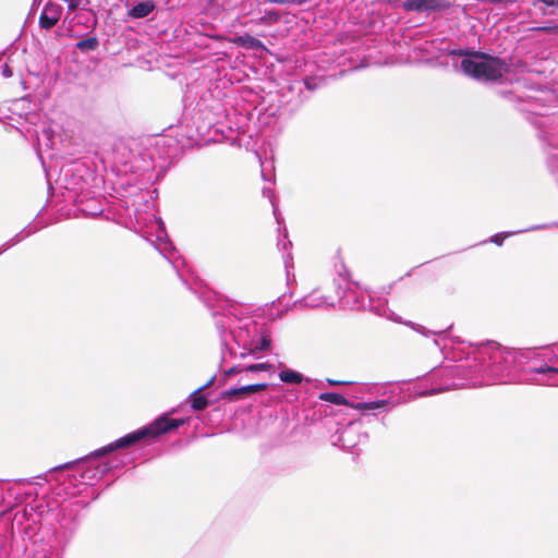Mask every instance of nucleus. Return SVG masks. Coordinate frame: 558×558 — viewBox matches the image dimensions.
<instances>
[{
	"label": "nucleus",
	"mask_w": 558,
	"mask_h": 558,
	"mask_svg": "<svg viewBox=\"0 0 558 558\" xmlns=\"http://www.w3.org/2000/svg\"><path fill=\"white\" fill-rule=\"evenodd\" d=\"M454 68H458L463 74L482 82H495L500 80L508 72V64L499 58L486 53L454 49L449 52Z\"/></svg>",
	"instance_id": "obj_1"
},
{
	"label": "nucleus",
	"mask_w": 558,
	"mask_h": 558,
	"mask_svg": "<svg viewBox=\"0 0 558 558\" xmlns=\"http://www.w3.org/2000/svg\"><path fill=\"white\" fill-rule=\"evenodd\" d=\"M184 424V420H175L169 418L168 416H161L157 418L155 422L145 426L141 429L132 432L116 441L98 449L94 452V456L99 457L107 454L116 449H122L130 446H133L146 438H155L161 434H165L169 430L175 429L179 426Z\"/></svg>",
	"instance_id": "obj_2"
},
{
	"label": "nucleus",
	"mask_w": 558,
	"mask_h": 558,
	"mask_svg": "<svg viewBox=\"0 0 558 558\" xmlns=\"http://www.w3.org/2000/svg\"><path fill=\"white\" fill-rule=\"evenodd\" d=\"M256 330L257 326L251 319H247L236 327H230V333L234 341L245 350V352L240 353V356L244 357L247 354L255 355L257 352L265 351L270 347V338L268 335L262 333L258 340L251 337V331L256 332Z\"/></svg>",
	"instance_id": "obj_3"
},
{
	"label": "nucleus",
	"mask_w": 558,
	"mask_h": 558,
	"mask_svg": "<svg viewBox=\"0 0 558 558\" xmlns=\"http://www.w3.org/2000/svg\"><path fill=\"white\" fill-rule=\"evenodd\" d=\"M402 5L407 11L429 13L448 9L450 0H405Z\"/></svg>",
	"instance_id": "obj_4"
},
{
	"label": "nucleus",
	"mask_w": 558,
	"mask_h": 558,
	"mask_svg": "<svg viewBox=\"0 0 558 558\" xmlns=\"http://www.w3.org/2000/svg\"><path fill=\"white\" fill-rule=\"evenodd\" d=\"M365 438L366 435H362L360 425L351 423L342 429L339 441L342 447L352 450Z\"/></svg>",
	"instance_id": "obj_5"
},
{
	"label": "nucleus",
	"mask_w": 558,
	"mask_h": 558,
	"mask_svg": "<svg viewBox=\"0 0 558 558\" xmlns=\"http://www.w3.org/2000/svg\"><path fill=\"white\" fill-rule=\"evenodd\" d=\"M62 8L59 4L49 2L45 5L40 17L39 25L45 29L52 28L61 17Z\"/></svg>",
	"instance_id": "obj_6"
},
{
	"label": "nucleus",
	"mask_w": 558,
	"mask_h": 558,
	"mask_svg": "<svg viewBox=\"0 0 558 558\" xmlns=\"http://www.w3.org/2000/svg\"><path fill=\"white\" fill-rule=\"evenodd\" d=\"M481 354L483 356L487 355L493 362L494 366L501 362L505 364L512 362V354L510 352L504 351L498 344L495 343H489L487 347H485L481 351Z\"/></svg>",
	"instance_id": "obj_7"
},
{
	"label": "nucleus",
	"mask_w": 558,
	"mask_h": 558,
	"mask_svg": "<svg viewBox=\"0 0 558 558\" xmlns=\"http://www.w3.org/2000/svg\"><path fill=\"white\" fill-rule=\"evenodd\" d=\"M301 307L316 308L324 305H333V302L318 290H314L298 302Z\"/></svg>",
	"instance_id": "obj_8"
},
{
	"label": "nucleus",
	"mask_w": 558,
	"mask_h": 558,
	"mask_svg": "<svg viewBox=\"0 0 558 558\" xmlns=\"http://www.w3.org/2000/svg\"><path fill=\"white\" fill-rule=\"evenodd\" d=\"M266 388V384L247 385L240 388H231L225 392V396L229 399H239L244 396L262 391Z\"/></svg>",
	"instance_id": "obj_9"
},
{
	"label": "nucleus",
	"mask_w": 558,
	"mask_h": 558,
	"mask_svg": "<svg viewBox=\"0 0 558 558\" xmlns=\"http://www.w3.org/2000/svg\"><path fill=\"white\" fill-rule=\"evenodd\" d=\"M158 228L161 231V234L157 235V244L156 248L160 252L161 255H163L167 259L171 260L172 258V252L174 251V247L172 244L167 240L166 234H163V225L161 220L157 221Z\"/></svg>",
	"instance_id": "obj_10"
},
{
	"label": "nucleus",
	"mask_w": 558,
	"mask_h": 558,
	"mask_svg": "<svg viewBox=\"0 0 558 558\" xmlns=\"http://www.w3.org/2000/svg\"><path fill=\"white\" fill-rule=\"evenodd\" d=\"M396 403H393L390 400H377V401H371V402H357L352 404L351 407L356 411H369V410H377V409H388L393 408Z\"/></svg>",
	"instance_id": "obj_11"
},
{
	"label": "nucleus",
	"mask_w": 558,
	"mask_h": 558,
	"mask_svg": "<svg viewBox=\"0 0 558 558\" xmlns=\"http://www.w3.org/2000/svg\"><path fill=\"white\" fill-rule=\"evenodd\" d=\"M155 9V5L151 1H143L136 3L131 10H130V16L134 19H143L149 15L153 10Z\"/></svg>",
	"instance_id": "obj_12"
},
{
	"label": "nucleus",
	"mask_w": 558,
	"mask_h": 558,
	"mask_svg": "<svg viewBox=\"0 0 558 558\" xmlns=\"http://www.w3.org/2000/svg\"><path fill=\"white\" fill-rule=\"evenodd\" d=\"M534 372L537 374H542L547 376L545 380H542V384L556 386L558 385V368L551 366H542L538 368H534Z\"/></svg>",
	"instance_id": "obj_13"
},
{
	"label": "nucleus",
	"mask_w": 558,
	"mask_h": 558,
	"mask_svg": "<svg viewBox=\"0 0 558 558\" xmlns=\"http://www.w3.org/2000/svg\"><path fill=\"white\" fill-rule=\"evenodd\" d=\"M278 376L281 381L291 385H298L304 380V377L301 373L290 368H283L282 371H280Z\"/></svg>",
	"instance_id": "obj_14"
},
{
	"label": "nucleus",
	"mask_w": 558,
	"mask_h": 558,
	"mask_svg": "<svg viewBox=\"0 0 558 558\" xmlns=\"http://www.w3.org/2000/svg\"><path fill=\"white\" fill-rule=\"evenodd\" d=\"M235 43L250 49H265L263 43L251 35L239 36Z\"/></svg>",
	"instance_id": "obj_15"
},
{
	"label": "nucleus",
	"mask_w": 558,
	"mask_h": 558,
	"mask_svg": "<svg viewBox=\"0 0 558 558\" xmlns=\"http://www.w3.org/2000/svg\"><path fill=\"white\" fill-rule=\"evenodd\" d=\"M319 399L323 401H326V402H330L336 405H347L348 404L347 399L343 396L336 393V392H323L319 396Z\"/></svg>",
	"instance_id": "obj_16"
},
{
	"label": "nucleus",
	"mask_w": 558,
	"mask_h": 558,
	"mask_svg": "<svg viewBox=\"0 0 558 558\" xmlns=\"http://www.w3.org/2000/svg\"><path fill=\"white\" fill-rule=\"evenodd\" d=\"M202 388L197 389L196 391L193 392L192 395V408L196 411H201V410H204L206 407H207V399L204 397V396H199L198 395V391L201 390Z\"/></svg>",
	"instance_id": "obj_17"
},
{
	"label": "nucleus",
	"mask_w": 558,
	"mask_h": 558,
	"mask_svg": "<svg viewBox=\"0 0 558 558\" xmlns=\"http://www.w3.org/2000/svg\"><path fill=\"white\" fill-rule=\"evenodd\" d=\"M270 368V365L267 363H258V364H252L246 366L243 371L245 372H263L268 371Z\"/></svg>",
	"instance_id": "obj_18"
},
{
	"label": "nucleus",
	"mask_w": 558,
	"mask_h": 558,
	"mask_svg": "<svg viewBox=\"0 0 558 558\" xmlns=\"http://www.w3.org/2000/svg\"><path fill=\"white\" fill-rule=\"evenodd\" d=\"M278 20L279 14L275 11H269L263 17H260V23L270 24L277 22Z\"/></svg>",
	"instance_id": "obj_19"
},
{
	"label": "nucleus",
	"mask_w": 558,
	"mask_h": 558,
	"mask_svg": "<svg viewBox=\"0 0 558 558\" xmlns=\"http://www.w3.org/2000/svg\"><path fill=\"white\" fill-rule=\"evenodd\" d=\"M77 47L80 49H89L93 50L97 47V40L95 38H88L85 40H82L77 44Z\"/></svg>",
	"instance_id": "obj_20"
},
{
	"label": "nucleus",
	"mask_w": 558,
	"mask_h": 558,
	"mask_svg": "<svg viewBox=\"0 0 558 558\" xmlns=\"http://www.w3.org/2000/svg\"><path fill=\"white\" fill-rule=\"evenodd\" d=\"M515 232H512V233H505V234H495L492 236L490 239V242L497 244V245H501L502 244V241L510 234H514Z\"/></svg>",
	"instance_id": "obj_21"
},
{
	"label": "nucleus",
	"mask_w": 558,
	"mask_h": 558,
	"mask_svg": "<svg viewBox=\"0 0 558 558\" xmlns=\"http://www.w3.org/2000/svg\"><path fill=\"white\" fill-rule=\"evenodd\" d=\"M64 2L66 3L69 11L72 12L77 10L81 4V0H64Z\"/></svg>",
	"instance_id": "obj_22"
},
{
	"label": "nucleus",
	"mask_w": 558,
	"mask_h": 558,
	"mask_svg": "<svg viewBox=\"0 0 558 558\" xmlns=\"http://www.w3.org/2000/svg\"><path fill=\"white\" fill-rule=\"evenodd\" d=\"M547 7L558 8V0H541Z\"/></svg>",
	"instance_id": "obj_23"
},
{
	"label": "nucleus",
	"mask_w": 558,
	"mask_h": 558,
	"mask_svg": "<svg viewBox=\"0 0 558 558\" xmlns=\"http://www.w3.org/2000/svg\"><path fill=\"white\" fill-rule=\"evenodd\" d=\"M444 391V389H436V390H430V391H422L418 393V396H428V395H435V393H439Z\"/></svg>",
	"instance_id": "obj_24"
},
{
	"label": "nucleus",
	"mask_w": 558,
	"mask_h": 558,
	"mask_svg": "<svg viewBox=\"0 0 558 558\" xmlns=\"http://www.w3.org/2000/svg\"><path fill=\"white\" fill-rule=\"evenodd\" d=\"M2 74L5 77H11L12 76V71L9 69L8 65H3L2 66Z\"/></svg>",
	"instance_id": "obj_25"
},
{
	"label": "nucleus",
	"mask_w": 558,
	"mask_h": 558,
	"mask_svg": "<svg viewBox=\"0 0 558 558\" xmlns=\"http://www.w3.org/2000/svg\"><path fill=\"white\" fill-rule=\"evenodd\" d=\"M329 385L331 386H336V385H344L345 383L344 381H337V380H332V379H328L327 380Z\"/></svg>",
	"instance_id": "obj_26"
},
{
	"label": "nucleus",
	"mask_w": 558,
	"mask_h": 558,
	"mask_svg": "<svg viewBox=\"0 0 558 558\" xmlns=\"http://www.w3.org/2000/svg\"><path fill=\"white\" fill-rule=\"evenodd\" d=\"M387 317L391 320L401 323L400 318L396 316L393 313L391 315H387Z\"/></svg>",
	"instance_id": "obj_27"
},
{
	"label": "nucleus",
	"mask_w": 558,
	"mask_h": 558,
	"mask_svg": "<svg viewBox=\"0 0 558 558\" xmlns=\"http://www.w3.org/2000/svg\"><path fill=\"white\" fill-rule=\"evenodd\" d=\"M13 244H14V242H10V243H8V244L3 245L2 247H0V254H1L2 252H4L8 247L12 246Z\"/></svg>",
	"instance_id": "obj_28"
},
{
	"label": "nucleus",
	"mask_w": 558,
	"mask_h": 558,
	"mask_svg": "<svg viewBox=\"0 0 558 558\" xmlns=\"http://www.w3.org/2000/svg\"><path fill=\"white\" fill-rule=\"evenodd\" d=\"M238 372H239V369H238L236 367H232V368H230V369L227 372V374H228V375H232V374L238 373Z\"/></svg>",
	"instance_id": "obj_29"
},
{
	"label": "nucleus",
	"mask_w": 558,
	"mask_h": 558,
	"mask_svg": "<svg viewBox=\"0 0 558 558\" xmlns=\"http://www.w3.org/2000/svg\"><path fill=\"white\" fill-rule=\"evenodd\" d=\"M415 330L420 331V332H423V327L422 326H417V327H413Z\"/></svg>",
	"instance_id": "obj_30"
},
{
	"label": "nucleus",
	"mask_w": 558,
	"mask_h": 558,
	"mask_svg": "<svg viewBox=\"0 0 558 558\" xmlns=\"http://www.w3.org/2000/svg\"><path fill=\"white\" fill-rule=\"evenodd\" d=\"M380 315H387L386 311L384 310L383 312L379 313Z\"/></svg>",
	"instance_id": "obj_31"
},
{
	"label": "nucleus",
	"mask_w": 558,
	"mask_h": 558,
	"mask_svg": "<svg viewBox=\"0 0 558 558\" xmlns=\"http://www.w3.org/2000/svg\"><path fill=\"white\" fill-rule=\"evenodd\" d=\"M499 368H492V372H498Z\"/></svg>",
	"instance_id": "obj_32"
},
{
	"label": "nucleus",
	"mask_w": 558,
	"mask_h": 558,
	"mask_svg": "<svg viewBox=\"0 0 558 558\" xmlns=\"http://www.w3.org/2000/svg\"><path fill=\"white\" fill-rule=\"evenodd\" d=\"M499 368H492V372H498Z\"/></svg>",
	"instance_id": "obj_33"
}]
</instances>
